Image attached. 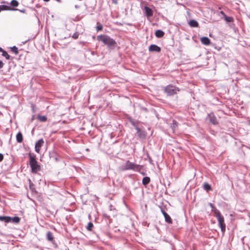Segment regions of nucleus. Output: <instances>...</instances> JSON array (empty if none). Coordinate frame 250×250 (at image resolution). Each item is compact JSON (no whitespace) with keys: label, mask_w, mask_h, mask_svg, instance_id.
<instances>
[{"label":"nucleus","mask_w":250,"mask_h":250,"mask_svg":"<svg viewBox=\"0 0 250 250\" xmlns=\"http://www.w3.org/2000/svg\"><path fill=\"white\" fill-rule=\"evenodd\" d=\"M2 55L5 58L6 60H9L10 59V56L8 54V53L5 51H3L2 52Z\"/></svg>","instance_id":"393cba45"},{"label":"nucleus","mask_w":250,"mask_h":250,"mask_svg":"<svg viewBox=\"0 0 250 250\" xmlns=\"http://www.w3.org/2000/svg\"><path fill=\"white\" fill-rule=\"evenodd\" d=\"M150 179L148 177L143 178L142 183L144 185H146L150 182Z\"/></svg>","instance_id":"a211bd4d"},{"label":"nucleus","mask_w":250,"mask_h":250,"mask_svg":"<svg viewBox=\"0 0 250 250\" xmlns=\"http://www.w3.org/2000/svg\"><path fill=\"white\" fill-rule=\"evenodd\" d=\"M44 0V1H46V2H47V1H49L50 0Z\"/></svg>","instance_id":"c9c22d12"},{"label":"nucleus","mask_w":250,"mask_h":250,"mask_svg":"<svg viewBox=\"0 0 250 250\" xmlns=\"http://www.w3.org/2000/svg\"><path fill=\"white\" fill-rule=\"evenodd\" d=\"M44 141L42 139H41L35 144V151L39 153L40 151L41 147L43 146Z\"/></svg>","instance_id":"423d86ee"},{"label":"nucleus","mask_w":250,"mask_h":250,"mask_svg":"<svg viewBox=\"0 0 250 250\" xmlns=\"http://www.w3.org/2000/svg\"><path fill=\"white\" fill-rule=\"evenodd\" d=\"M20 12H21V13H25L26 12V10L24 9H23L22 10H19Z\"/></svg>","instance_id":"473e14b6"},{"label":"nucleus","mask_w":250,"mask_h":250,"mask_svg":"<svg viewBox=\"0 0 250 250\" xmlns=\"http://www.w3.org/2000/svg\"><path fill=\"white\" fill-rule=\"evenodd\" d=\"M93 227V225L91 222H89L87 227V229L88 230H91L92 228Z\"/></svg>","instance_id":"cd10ccee"},{"label":"nucleus","mask_w":250,"mask_h":250,"mask_svg":"<svg viewBox=\"0 0 250 250\" xmlns=\"http://www.w3.org/2000/svg\"><path fill=\"white\" fill-rule=\"evenodd\" d=\"M179 91V89L172 85H168L165 88V92L168 96H172Z\"/></svg>","instance_id":"39448f33"},{"label":"nucleus","mask_w":250,"mask_h":250,"mask_svg":"<svg viewBox=\"0 0 250 250\" xmlns=\"http://www.w3.org/2000/svg\"><path fill=\"white\" fill-rule=\"evenodd\" d=\"M46 236H47V239L48 241H51V242L53 241V240L54 239V237H53V236L51 232L48 231L47 233V234H46Z\"/></svg>","instance_id":"f3484780"},{"label":"nucleus","mask_w":250,"mask_h":250,"mask_svg":"<svg viewBox=\"0 0 250 250\" xmlns=\"http://www.w3.org/2000/svg\"><path fill=\"white\" fill-rule=\"evenodd\" d=\"M144 10L145 15L147 18H149L153 16V12L152 10L150 8H149L148 6H145L144 8Z\"/></svg>","instance_id":"1a4fd4ad"},{"label":"nucleus","mask_w":250,"mask_h":250,"mask_svg":"<svg viewBox=\"0 0 250 250\" xmlns=\"http://www.w3.org/2000/svg\"><path fill=\"white\" fill-rule=\"evenodd\" d=\"M220 13L223 15L224 16V17H225V16H226V15L225 14V13L223 12V11H221L220 12Z\"/></svg>","instance_id":"72a5a7b5"},{"label":"nucleus","mask_w":250,"mask_h":250,"mask_svg":"<svg viewBox=\"0 0 250 250\" xmlns=\"http://www.w3.org/2000/svg\"><path fill=\"white\" fill-rule=\"evenodd\" d=\"M11 221L14 223H18L20 221V218L18 216L11 217Z\"/></svg>","instance_id":"aec40b11"},{"label":"nucleus","mask_w":250,"mask_h":250,"mask_svg":"<svg viewBox=\"0 0 250 250\" xmlns=\"http://www.w3.org/2000/svg\"><path fill=\"white\" fill-rule=\"evenodd\" d=\"M177 127H178V123L176 121L173 120L172 125H171V127L172 128L173 130H174Z\"/></svg>","instance_id":"a878e982"},{"label":"nucleus","mask_w":250,"mask_h":250,"mask_svg":"<svg viewBox=\"0 0 250 250\" xmlns=\"http://www.w3.org/2000/svg\"><path fill=\"white\" fill-rule=\"evenodd\" d=\"M16 140L17 142L21 143L23 141V137L21 133V132H19L17 133L16 135Z\"/></svg>","instance_id":"2eb2a0df"},{"label":"nucleus","mask_w":250,"mask_h":250,"mask_svg":"<svg viewBox=\"0 0 250 250\" xmlns=\"http://www.w3.org/2000/svg\"><path fill=\"white\" fill-rule=\"evenodd\" d=\"M142 169V166L127 161L125 166L124 169L129 170L132 169L135 171H140Z\"/></svg>","instance_id":"7ed1b4c3"},{"label":"nucleus","mask_w":250,"mask_h":250,"mask_svg":"<svg viewBox=\"0 0 250 250\" xmlns=\"http://www.w3.org/2000/svg\"><path fill=\"white\" fill-rule=\"evenodd\" d=\"M38 119L41 122H45L47 120V118L45 116H39Z\"/></svg>","instance_id":"b1692460"},{"label":"nucleus","mask_w":250,"mask_h":250,"mask_svg":"<svg viewBox=\"0 0 250 250\" xmlns=\"http://www.w3.org/2000/svg\"><path fill=\"white\" fill-rule=\"evenodd\" d=\"M3 159V156L1 153H0V162H1Z\"/></svg>","instance_id":"7c9ffc66"},{"label":"nucleus","mask_w":250,"mask_h":250,"mask_svg":"<svg viewBox=\"0 0 250 250\" xmlns=\"http://www.w3.org/2000/svg\"><path fill=\"white\" fill-rule=\"evenodd\" d=\"M149 51L151 52H159L161 51V48L155 44H151L149 47Z\"/></svg>","instance_id":"9d476101"},{"label":"nucleus","mask_w":250,"mask_h":250,"mask_svg":"<svg viewBox=\"0 0 250 250\" xmlns=\"http://www.w3.org/2000/svg\"><path fill=\"white\" fill-rule=\"evenodd\" d=\"M11 51L13 52L16 55H17L19 53L18 48L16 46H14L11 47Z\"/></svg>","instance_id":"5701e85b"},{"label":"nucleus","mask_w":250,"mask_h":250,"mask_svg":"<svg viewBox=\"0 0 250 250\" xmlns=\"http://www.w3.org/2000/svg\"><path fill=\"white\" fill-rule=\"evenodd\" d=\"M214 215L217 219L218 225L221 228V231L224 233L226 230V224L225 223L224 217L221 215L219 210L217 209L214 210Z\"/></svg>","instance_id":"f03ea898"},{"label":"nucleus","mask_w":250,"mask_h":250,"mask_svg":"<svg viewBox=\"0 0 250 250\" xmlns=\"http://www.w3.org/2000/svg\"><path fill=\"white\" fill-rule=\"evenodd\" d=\"M155 35L157 38H162L164 35V32L162 30H157L155 32Z\"/></svg>","instance_id":"dca6fc26"},{"label":"nucleus","mask_w":250,"mask_h":250,"mask_svg":"<svg viewBox=\"0 0 250 250\" xmlns=\"http://www.w3.org/2000/svg\"><path fill=\"white\" fill-rule=\"evenodd\" d=\"M188 24L191 27H197L199 26L198 22L194 20H190Z\"/></svg>","instance_id":"ddd939ff"},{"label":"nucleus","mask_w":250,"mask_h":250,"mask_svg":"<svg viewBox=\"0 0 250 250\" xmlns=\"http://www.w3.org/2000/svg\"><path fill=\"white\" fill-rule=\"evenodd\" d=\"M8 6L4 5H0V12L3 10H8Z\"/></svg>","instance_id":"bb28decb"},{"label":"nucleus","mask_w":250,"mask_h":250,"mask_svg":"<svg viewBox=\"0 0 250 250\" xmlns=\"http://www.w3.org/2000/svg\"><path fill=\"white\" fill-rule=\"evenodd\" d=\"M30 166L32 172L33 173H36L40 170V166L38 164L37 161L35 157L32 156H30Z\"/></svg>","instance_id":"20e7f679"},{"label":"nucleus","mask_w":250,"mask_h":250,"mask_svg":"<svg viewBox=\"0 0 250 250\" xmlns=\"http://www.w3.org/2000/svg\"><path fill=\"white\" fill-rule=\"evenodd\" d=\"M4 50L2 48L0 47V52H2Z\"/></svg>","instance_id":"f704fd0d"},{"label":"nucleus","mask_w":250,"mask_h":250,"mask_svg":"<svg viewBox=\"0 0 250 250\" xmlns=\"http://www.w3.org/2000/svg\"><path fill=\"white\" fill-rule=\"evenodd\" d=\"M209 122L214 125L218 124L217 119L213 113H210L208 114Z\"/></svg>","instance_id":"0eeeda50"},{"label":"nucleus","mask_w":250,"mask_h":250,"mask_svg":"<svg viewBox=\"0 0 250 250\" xmlns=\"http://www.w3.org/2000/svg\"><path fill=\"white\" fill-rule=\"evenodd\" d=\"M161 211L165 217V221L169 224H172V221L170 216L163 210L162 209Z\"/></svg>","instance_id":"9b49d317"},{"label":"nucleus","mask_w":250,"mask_h":250,"mask_svg":"<svg viewBox=\"0 0 250 250\" xmlns=\"http://www.w3.org/2000/svg\"><path fill=\"white\" fill-rule=\"evenodd\" d=\"M224 18H225V21L227 22H233L234 21V19L232 17H229L226 15V16H225V17Z\"/></svg>","instance_id":"412c9836"},{"label":"nucleus","mask_w":250,"mask_h":250,"mask_svg":"<svg viewBox=\"0 0 250 250\" xmlns=\"http://www.w3.org/2000/svg\"><path fill=\"white\" fill-rule=\"evenodd\" d=\"M0 221H4L5 223L11 222V217L8 216H0Z\"/></svg>","instance_id":"4468645a"},{"label":"nucleus","mask_w":250,"mask_h":250,"mask_svg":"<svg viewBox=\"0 0 250 250\" xmlns=\"http://www.w3.org/2000/svg\"><path fill=\"white\" fill-rule=\"evenodd\" d=\"M11 6L14 7H17L19 5V2L16 0H12L10 3Z\"/></svg>","instance_id":"4be33fe9"},{"label":"nucleus","mask_w":250,"mask_h":250,"mask_svg":"<svg viewBox=\"0 0 250 250\" xmlns=\"http://www.w3.org/2000/svg\"><path fill=\"white\" fill-rule=\"evenodd\" d=\"M200 41L202 44L206 45H208L210 43V40L209 38L206 37H202L200 39Z\"/></svg>","instance_id":"f8f14e48"},{"label":"nucleus","mask_w":250,"mask_h":250,"mask_svg":"<svg viewBox=\"0 0 250 250\" xmlns=\"http://www.w3.org/2000/svg\"><path fill=\"white\" fill-rule=\"evenodd\" d=\"M138 136L141 139H144L146 137V133L144 131L141 130L138 126H135Z\"/></svg>","instance_id":"6e6552de"},{"label":"nucleus","mask_w":250,"mask_h":250,"mask_svg":"<svg viewBox=\"0 0 250 250\" xmlns=\"http://www.w3.org/2000/svg\"><path fill=\"white\" fill-rule=\"evenodd\" d=\"M97 40L102 42L108 47L114 46L116 42L114 40L106 35H100L97 36Z\"/></svg>","instance_id":"f257e3e1"},{"label":"nucleus","mask_w":250,"mask_h":250,"mask_svg":"<svg viewBox=\"0 0 250 250\" xmlns=\"http://www.w3.org/2000/svg\"><path fill=\"white\" fill-rule=\"evenodd\" d=\"M79 34L78 32H75L72 35V38L74 39H77L79 38Z\"/></svg>","instance_id":"c85d7f7f"},{"label":"nucleus","mask_w":250,"mask_h":250,"mask_svg":"<svg viewBox=\"0 0 250 250\" xmlns=\"http://www.w3.org/2000/svg\"><path fill=\"white\" fill-rule=\"evenodd\" d=\"M96 28H97V30H102L103 29V26H102V25L100 24L99 25H98L96 27Z\"/></svg>","instance_id":"c756f323"},{"label":"nucleus","mask_w":250,"mask_h":250,"mask_svg":"<svg viewBox=\"0 0 250 250\" xmlns=\"http://www.w3.org/2000/svg\"><path fill=\"white\" fill-rule=\"evenodd\" d=\"M204 189L207 191L210 190L211 189V186L208 183H205L203 185Z\"/></svg>","instance_id":"6ab92c4d"},{"label":"nucleus","mask_w":250,"mask_h":250,"mask_svg":"<svg viewBox=\"0 0 250 250\" xmlns=\"http://www.w3.org/2000/svg\"><path fill=\"white\" fill-rule=\"evenodd\" d=\"M4 64L3 62L1 61H0V68H1L3 67Z\"/></svg>","instance_id":"2f4dec72"}]
</instances>
